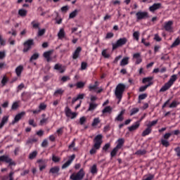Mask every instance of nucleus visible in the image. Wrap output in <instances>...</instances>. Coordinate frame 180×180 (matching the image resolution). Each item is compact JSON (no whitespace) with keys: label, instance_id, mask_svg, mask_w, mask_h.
Here are the masks:
<instances>
[{"label":"nucleus","instance_id":"nucleus-1","mask_svg":"<svg viewBox=\"0 0 180 180\" xmlns=\"http://www.w3.org/2000/svg\"><path fill=\"white\" fill-rule=\"evenodd\" d=\"M102 139H103V136H102V134H98L95 136L94 139V144L93 148L90 150L91 155H94V154H96V150L101 148V146H102V143H103V141L102 140Z\"/></svg>","mask_w":180,"mask_h":180},{"label":"nucleus","instance_id":"nucleus-2","mask_svg":"<svg viewBox=\"0 0 180 180\" xmlns=\"http://www.w3.org/2000/svg\"><path fill=\"white\" fill-rule=\"evenodd\" d=\"M126 91V85L122 83H120L117 85L115 91V96L117 99H118V103L122 102V98H123V94Z\"/></svg>","mask_w":180,"mask_h":180},{"label":"nucleus","instance_id":"nucleus-3","mask_svg":"<svg viewBox=\"0 0 180 180\" xmlns=\"http://www.w3.org/2000/svg\"><path fill=\"white\" fill-rule=\"evenodd\" d=\"M127 43V38H120L115 43H112V51L119 49V47H123Z\"/></svg>","mask_w":180,"mask_h":180},{"label":"nucleus","instance_id":"nucleus-4","mask_svg":"<svg viewBox=\"0 0 180 180\" xmlns=\"http://www.w3.org/2000/svg\"><path fill=\"white\" fill-rule=\"evenodd\" d=\"M0 162H5L8 164V167H12V165H16V162L9 157L8 155H3L0 156Z\"/></svg>","mask_w":180,"mask_h":180},{"label":"nucleus","instance_id":"nucleus-5","mask_svg":"<svg viewBox=\"0 0 180 180\" xmlns=\"http://www.w3.org/2000/svg\"><path fill=\"white\" fill-rule=\"evenodd\" d=\"M85 176V172L84 169H81L77 173H73L70 175V179L71 180H82Z\"/></svg>","mask_w":180,"mask_h":180},{"label":"nucleus","instance_id":"nucleus-6","mask_svg":"<svg viewBox=\"0 0 180 180\" xmlns=\"http://www.w3.org/2000/svg\"><path fill=\"white\" fill-rule=\"evenodd\" d=\"M172 136V133H166L163 135L162 138L160 139L161 144L163 146V147H169L170 143L168 140H169V138Z\"/></svg>","mask_w":180,"mask_h":180},{"label":"nucleus","instance_id":"nucleus-7","mask_svg":"<svg viewBox=\"0 0 180 180\" xmlns=\"http://www.w3.org/2000/svg\"><path fill=\"white\" fill-rule=\"evenodd\" d=\"M34 44V41L33 39H28L24 42V49H23V53H27L30 49H32V46Z\"/></svg>","mask_w":180,"mask_h":180},{"label":"nucleus","instance_id":"nucleus-8","mask_svg":"<svg viewBox=\"0 0 180 180\" xmlns=\"http://www.w3.org/2000/svg\"><path fill=\"white\" fill-rule=\"evenodd\" d=\"M172 25H174V21L172 20L165 22L164 25L165 30L169 33H174V27H172Z\"/></svg>","mask_w":180,"mask_h":180},{"label":"nucleus","instance_id":"nucleus-9","mask_svg":"<svg viewBox=\"0 0 180 180\" xmlns=\"http://www.w3.org/2000/svg\"><path fill=\"white\" fill-rule=\"evenodd\" d=\"M137 20H142V19H147L148 18V13L146 11H139L136 13Z\"/></svg>","mask_w":180,"mask_h":180},{"label":"nucleus","instance_id":"nucleus-10","mask_svg":"<svg viewBox=\"0 0 180 180\" xmlns=\"http://www.w3.org/2000/svg\"><path fill=\"white\" fill-rule=\"evenodd\" d=\"M65 113L67 117H70V119H75V117H77V112H72L71 109L68 107H65Z\"/></svg>","mask_w":180,"mask_h":180},{"label":"nucleus","instance_id":"nucleus-11","mask_svg":"<svg viewBox=\"0 0 180 180\" xmlns=\"http://www.w3.org/2000/svg\"><path fill=\"white\" fill-rule=\"evenodd\" d=\"M49 174H51L53 176L60 175V167L54 166L49 169Z\"/></svg>","mask_w":180,"mask_h":180},{"label":"nucleus","instance_id":"nucleus-12","mask_svg":"<svg viewBox=\"0 0 180 180\" xmlns=\"http://www.w3.org/2000/svg\"><path fill=\"white\" fill-rule=\"evenodd\" d=\"M25 115H26V112H21L17 114L15 116L14 120L12 121L11 124H15V123H18Z\"/></svg>","mask_w":180,"mask_h":180},{"label":"nucleus","instance_id":"nucleus-13","mask_svg":"<svg viewBox=\"0 0 180 180\" xmlns=\"http://www.w3.org/2000/svg\"><path fill=\"white\" fill-rule=\"evenodd\" d=\"M162 4L161 3H155L153 5L149 7L150 12L154 13L155 11H158V9H161Z\"/></svg>","mask_w":180,"mask_h":180},{"label":"nucleus","instance_id":"nucleus-14","mask_svg":"<svg viewBox=\"0 0 180 180\" xmlns=\"http://www.w3.org/2000/svg\"><path fill=\"white\" fill-rule=\"evenodd\" d=\"M30 98H32V94H30V92L24 91L21 94V99L23 102H27Z\"/></svg>","mask_w":180,"mask_h":180},{"label":"nucleus","instance_id":"nucleus-15","mask_svg":"<svg viewBox=\"0 0 180 180\" xmlns=\"http://www.w3.org/2000/svg\"><path fill=\"white\" fill-rule=\"evenodd\" d=\"M133 58H136V60L135 62V64L139 65L143 63V59H141V53H136L133 55Z\"/></svg>","mask_w":180,"mask_h":180},{"label":"nucleus","instance_id":"nucleus-16","mask_svg":"<svg viewBox=\"0 0 180 180\" xmlns=\"http://www.w3.org/2000/svg\"><path fill=\"white\" fill-rule=\"evenodd\" d=\"M82 51V48L81 46L77 47L74 53H72L73 60H77L79 57V53Z\"/></svg>","mask_w":180,"mask_h":180},{"label":"nucleus","instance_id":"nucleus-17","mask_svg":"<svg viewBox=\"0 0 180 180\" xmlns=\"http://www.w3.org/2000/svg\"><path fill=\"white\" fill-rule=\"evenodd\" d=\"M14 175H15V172L14 171H11L7 176H4L1 178V180H14Z\"/></svg>","mask_w":180,"mask_h":180},{"label":"nucleus","instance_id":"nucleus-18","mask_svg":"<svg viewBox=\"0 0 180 180\" xmlns=\"http://www.w3.org/2000/svg\"><path fill=\"white\" fill-rule=\"evenodd\" d=\"M98 86H99V82L96 81L94 84H90L89 85V91L90 92H92V91H96V89H98Z\"/></svg>","mask_w":180,"mask_h":180},{"label":"nucleus","instance_id":"nucleus-19","mask_svg":"<svg viewBox=\"0 0 180 180\" xmlns=\"http://www.w3.org/2000/svg\"><path fill=\"white\" fill-rule=\"evenodd\" d=\"M51 54H53V51H48L44 53L43 56L46 58L48 63L51 61Z\"/></svg>","mask_w":180,"mask_h":180},{"label":"nucleus","instance_id":"nucleus-20","mask_svg":"<svg viewBox=\"0 0 180 180\" xmlns=\"http://www.w3.org/2000/svg\"><path fill=\"white\" fill-rule=\"evenodd\" d=\"M9 120V115H6L4 116L1 119V122L0 123V129H3L4 126H5V124H6V123L8 122Z\"/></svg>","mask_w":180,"mask_h":180},{"label":"nucleus","instance_id":"nucleus-21","mask_svg":"<svg viewBox=\"0 0 180 180\" xmlns=\"http://www.w3.org/2000/svg\"><path fill=\"white\" fill-rule=\"evenodd\" d=\"M38 164H39V171H43V169H46V167H47V165H46V161L40 159L37 160Z\"/></svg>","mask_w":180,"mask_h":180},{"label":"nucleus","instance_id":"nucleus-22","mask_svg":"<svg viewBox=\"0 0 180 180\" xmlns=\"http://www.w3.org/2000/svg\"><path fill=\"white\" fill-rule=\"evenodd\" d=\"M140 127V121H137L134 124L131 125L128 128L129 131H134V130H137Z\"/></svg>","mask_w":180,"mask_h":180},{"label":"nucleus","instance_id":"nucleus-23","mask_svg":"<svg viewBox=\"0 0 180 180\" xmlns=\"http://www.w3.org/2000/svg\"><path fill=\"white\" fill-rule=\"evenodd\" d=\"M22 72H23V65H20L15 68V74L17 77H20L22 75Z\"/></svg>","mask_w":180,"mask_h":180},{"label":"nucleus","instance_id":"nucleus-24","mask_svg":"<svg viewBox=\"0 0 180 180\" xmlns=\"http://www.w3.org/2000/svg\"><path fill=\"white\" fill-rule=\"evenodd\" d=\"M117 144L115 146V148H118V150H120V148H122L123 147V145L124 144V139L123 138L119 139L117 141Z\"/></svg>","mask_w":180,"mask_h":180},{"label":"nucleus","instance_id":"nucleus-25","mask_svg":"<svg viewBox=\"0 0 180 180\" xmlns=\"http://www.w3.org/2000/svg\"><path fill=\"white\" fill-rule=\"evenodd\" d=\"M42 118L40 122H39V125L40 126H44V124H47V123H49V117L44 118L46 117V114H42L41 115Z\"/></svg>","mask_w":180,"mask_h":180},{"label":"nucleus","instance_id":"nucleus-26","mask_svg":"<svg viewBox=\"0 0 180 180\" xmlns=\"http://www.w3.org/2000/svg\"><path fill=\"white\" fill-rule=\"evenodd\" d=\"M172 86L167 82L164 84V86L160 89V92H165L166 91H168L169 88H171Z\"/></svg>","mask_w":180,"mask_h":180},{"label":"nucleus","instance_id":"nucleus-27","mask_svg":"<svg viewBox=\"0 0 180 180\" xmlns=\"http://www.w3.org/2000/svg\"><path fill=\"white\" fill-rule=\"evenodd\" d=\"M58 37L59 40H63L64 37H65V31H64L63 28H61L58 33Z\"/></svg>","mask_w":180,"mask_h":180},{"label":"nucleus","instance_id":"nucleus-28","mask_svg":"<svg viewBox=\"0 0 180 180\" xmlns=\"http://www.w3.org/2000/svg\"><path fill=\"white\" fill-rule=\"evenodd\" d=\"M54 70L60 71V74H63L65 71V70L63 68V65L58 63L55 65Z\"/></svg>","mask_w":180,"mask_h":180},{"label":"nucleus","instance_id":"nucleus-29","mask_svg":"<svg viewBox=\"0 0 180 180\" xmlns=\"http://www.w3.org/2000/svg\"><path fill=\"white\" fill-rule=\"evenodd\" d=\"M123 115H124V110H122L117 117H115V122H123V120L124 119Z\"/></svg>","mask_w":180,"mask_h":180},{"label":"nucleus","instance_id":"nucleus-30","mask_svg":"<svg viewBox=\"0 0 180 180\" xmlns=\"http://www.w3.org/2000/svg\"><path fill=\"white\" fill-rule=\"evenodd\" d=\"M98 108V104L94 103H89V107L87 110V112H94L95 109Z\"/></svg>","mask_w":180,"mask_h":180},{"label":"nucleus","instance_id":"nucleus-31","mask_svg":"<svg viewBox=\"0 0 180 180\" xmlns=\"http://www.w3.org/2000/svg\"><path fill=\"white\" fill-rule=\"evenodd\" d=\"M129 57H124V58L122 59L120 65H121V67H124V65H127V64H129Z\"/></svg>","mask_w":180,"mask_h":180},{"label":"nucleus","instance_id":"nucleus-32","mask_svg":"<svg viewBox=\"0 0 180 180\" xmlns=\"http://www.w3.org/2000/svg\"><path fill=\"white\" fill-rule=\"evenodd\" d=\"M176 79H178L176 75H173L171 76L169 80L167 82L172 86H173L174 83L175 82V81H176Z\"/></svg>","mask_w":180,"mask_h":180},{"label":"nucleus","instance_id":"nucleus-33","mask_svg":"<svg viewBox=\"0 0 180 180\" xmlns=\"http://www.w3.org/2000/svg\"><path fill=\"white\" fill-rule=\"evenodd\" d=\"M152 131L151 128H149V127H148L143 132H142V137H146V136H148V134H150Z\"/></svg>","mask_w":180,"mask_h":180},{"label":"nucleus","instance_id":"nucleus-34","mask_svg":"<svg viewBox=\"0 0 180 180\" xmlns=\"http://www.w3.org/2000/svg\"><path fill=\"white\" fill-rule=\"evenodd\" d=\"M153 79H154V78L153 77H144L142 79V82L143 84H147V82H148V84H153V82H151Z\"/></svg>","mask_w":180,"mask_h":180},{"label":"nucleus","instance_id":"nucleus-35","mask_svg":"<svg viewBox=\"0 0 180 180\" xmlns=\"http://www.w3.org/2000/svg\"><path fill=\"white\" fill-rule=\"evenodd\" d=\"M18 15L22 18H25L27 15V11L22 8L18 11Z\"/></svg>","mask_w":180,"mask_h":180},{"label":"nucleus","instance_id":"nucleus-36","mask_svg":"<svg viewBox=\"0 0 180 180\" xmlns=\"http://www.w3.org/2000/svg\"><path fill=\"white\" fill-rule=\"evenodd\" d=\"M8 81H9V78H8V77H6V75H4L1 82L2 86H5V85H6V84H8Z\"/></svg>","mask_w":180,"mask_h":180},{"label":"nucleus","instance_id":"nucleus-37","mask_svg":"<svg viewBox=\"0 0 180 180\" xmlns=\"http://www.w3.org/2000/svg\"><path fill=\"white\" fill-rule=\"evenodd\" d=\"M99 123H101V120L99 119V117H96L94 119L91 126L92 127H95V126H98Z\"/></svg>","mask_w":180,"mask_h":180},{"label":"nucleus","instance_id":"nucleus-38","mask_svg":"<svg viewBox=\"0 0 180 180\" xmlns=\"http://www.w3.org/2000/svg\"><path fill=\"white\" fill-rule=\"evenodd\" d=\"M151 85H153V83H149L145 86H141L139 88V92H144L148 88V86H151Z\"/></svg>","mask_w":180,"mask_h":180},{"label":"nucleus","instance_id":"nucleus-39","mask_svg":"<svg viewBox=\"0 0 180 180\" xmlns=\"http://www.w3.org/2000/svg\"><path fill=\"white\" fill-rule=\"evenodd\" d=\"M179 44H180V38L177 37L176 39L171 45V49H174V47H176V46H179Z\"/></svg>","mask_w":180,"mask_h":180},{"label":"nucleus","instance_id":"nucleus-40","mask_svg":"<svg viewBox=\"0 0 180 180\" xmlns=\"http://www.w3.org/2000/svg\"><path fill=\"white\" fill-rule=\"evenodd\" d=\"M64 94V90L63 89H59L55 91L53 96H58V95H63Z\"/></svg>","mask_w":180,"mask_h":180},{"label":"nucleus","instance_id":"nucleus-41","mask_svg":"<svg viewBox=\"0 0 180 180\" xmlns=\"http://www.w3.org/2000/svg\"><path fill=\"white\" fill-rule=\"evenodd\" d=\"M133 37L136 41H139L140 39V32L136 31L133 33Z\"/></svg>","mask_w":180,"mask_h":180},{"label":"nucleus","instance_id":"nucleus-42","mask_svg":"<svg viewBox=\"0 0 180 180\" xmlns=\"http://www.w3.org/2000/svg\"><path fill=\"white\" fill-rule=\"evenodd\" d=\"M77 15H78V10L75 9L74 11L70 13L69 18L74 19Z\"/></svg>","mask_w":180,"mask_h":180},{"label":"nucleus","instance_id":"nucleus-43","mask_svg":"<svg viewBox=\"0 0 180 180\" xmlns=\"http://www.w3.org/2000/svg\"><path fill=\"white\" fill-rule=\"evenodd\" d=\"M103 113H110L112 112V107L111 106H106L105 108L102 110Z\"/></svg>","mask_w":180,"mask_h":180},{"label":"nucleus","instance_id":"nucleus-44","mask_svg":"<svg viewBox=\"0 0 180 180\" xmlns=\"http://www.w3.org/2000/svg\"><path fill=\"white\" fill-rule=\"evenodd\" d=\"M37 157V151H33L32 153H30L29 158L30 160H34Z\"/></svg>","mask_w":180,"mask_h":180},{"label":"nucleus","instance_id":"nucleus-45","mask_svg":"<svg viewBox=\"0 0 180 180\" xmlns=\"http://www.w3.org/2000/svg\"><path fill=\"white\" fill-rule=\"evenodd\" d=\"M117 151H119V149L116 147L112 149V150L110 153L111 158H113V157H115L116 154H117Z\"/></svg>","mask_w":180,"mask_h":180},{"label":"nucleus","instance_id":"nucleus-46","mask_svg":"<svg viewBox=\"0 0 180 180\" xmlns=\"http://www.w3.org/2000/svg\"><path fill=\"white\" fill-rule=\"evenodd\" d=\"M101 54H102L103 57H104V58H109V57H110V55L109 53H108L107 49L103 50Z\"/></svg>","mask_w":180,"mask_h":180},{"label":"nucleus","instance_id":"nucleus-47","mask_svg":"<svg viewBox=\"0 0 180 180\" xmlns=\"http://www.w3.org/2000/svg\"><path fill=\"white\" fill-rule=\"evenodd\" d=\"M39 109L40 112H41V110H46V109H47V105H46L44 103H41L39 104Z\"/></svg>","mask_w":180,"mask_h":180},{"label":"nucleus","instance_id":"nucleus-48","mask_svg":"<svg viewBox=\"0 0 180 180\" xmlns=\"http://www.w3.org/2000/svg\"><path fill=\"white\" fill-rule=\"evenodd\" d=\"M76 86L78 89H81L82 88H84V86H85V83L84 82H78L76 84Z\"/></svg>","mask_w":180,"mask_h":180},{"label":"nucleus","instance_id":"nucleus-49","mask_svg":"<svg viewBox=\"0 0 180 180\" xmlns=\"http://www.w3.org/2000/svg\"><path fill=\"white\" fill-rule=\"evenodd\" d=\"M139 111H140V109H139L137 108H132L131 110L130 116H133V115H136V113H139Z\"/></svg>","mask_w":180,"mask_h":180},{"label":"nucleus","instance_id":"nucleus-50","mask_svg":"<svg viewBox=\"0 0 180 180\" xmlns=\"http://www.w3.org/2000/svg\"><path fill=\"white\" fill-rule=\"evenodd\" d=\"M91 172L93 174H98V168L96 167V165H94L91 168Z\"/></svg>","mask_w":180,"mask_h":180},{"label":"nucleus","instance_id":"nucleus-51","mask_svg":"<svg viewBox=\"0 0 180 180\" xmlns=\"http://www.w3.org/2000/svg\"><path fill=\"white\" fill-rule=\"evenodd\" d=\"M179 105V102L176 101H173L172 103L169 105V108H176Z\"/></svg>","mask_w":180,"mask_h":180},{"label":"nucleus","instance_id":"nucleus-52","mask_svg":"<svg viewBox=\"0 0 180 180\" xmlns=\"http://www.w3.org/2000/svg\"><path fill=\"white\" fill-rule=\"evenodd\" d=\"M39 56H40V55H39V53H34V54L31 56V58H30V61L32 62V61H33V60H37V58H39Z\"/></svg>","mask_w":180,"mask_h":180},{"label":"nucleus","instance_id":"nucleus-53","mask_svg":"<svg viewBox=\"0 0 180 180\" xmlns=\"http://www.w3.org/2000/svg\"><path fill=\"white\" fill-rule=\"evenodd\" d=\"M37 141V139L36 138H30L27 141V144H32V143H36Z\"/></svg>","mask_w":180,"mask_h":180},{"label":"nucleus","instance_id":"nucleus-54","mask_svg":"<svg viewBox=\"0 0 180 180\" xmlns=\"http://www.w3.org/2000/svg\"><path fill=\"white\" fill-rule=\"evenodd\" d=\"M31 25L34 29H39L40 24L39 22H36V21H32Z\"/></svg>","mask_w":180,"mask_h":180},{"label":"nucleus","instance_id":"nucleus-55","mask_svg":"<svg viewBox=\"0 0 180 180\" xmlns=\"http://www.w3.org/2000/svg\"><path fill=\"white\" fill-rule=\"evenodd\" d=\"M146 153L147 151L146 150H139L136 152V155H144Z\"/></svg>","mask_w":180,"mask_h":180},{"label":"nucleus","instance_id":"nucleus-56","mask_svg":"<svg viewBox=\"0 0 180 180\" xmlns=\"http://www.w3.org/2000/svg\"><path fill=\"white\" fill-rule=\"evenodd\" d=\"M28 123L30 124V126H32V127H37V124H36L34 122V120L33 119H30L28 121Z\"/></svg>","mask_w":180,"mask_h":180},{"label":"nucleus","instance_id":"nucleus-57","mask_svg":"<svg viewBox=\"0 0 180 180\" xmlns=\"http://www.w3.org/2000/svg\"><path fill=\"white\" fill-rule=\"evenodd\" d=\"M147 96H148V95L147 94H142L139 96L138 99L139 101H143V100L146 99L147 98Z\"/></svg>","mask_w":180,"mask_h":180},{"label":"nucleus","instance_id":"nucleus-58","mask_svg":"<svg viewBox=\"0 0 180 180\" xmlns=\"http://www.w3.org/2000/svg\"><path fill=\"white\" fill-rule=\"evenodd\" d=\"M19 108V103L18 102H15L13 103L11 106V110H16Z\"/></svg>","mask_w":180,"mask_h":180},{"label":"nucleus","instance_id":"nucleus-59","mask_svg":"<svg viewBox=\"0 0 180 180\" xmlns=\"http://www.w3.org/2000/svg\"><path fill=\"white\" fill-rule=\"evenodd\" d=\"M56 133L58 134V136H62L63 133H64V127H62L57 129Z\"/></svg>","mask_w":180,"mask_h":180},{"label":"nucleus","instance_id":"nucleus-60","mask_svg":"<svg viewBox=\"0 0 180 180\" xmlns=\"http://www.w3.org/2000/svg\"><path fill=\"white\" fill-rule=\"evenodd\" d=\"M71 79V78L70 77V76H63L61 78V81L62 82H67V81H70Z\"/></svg>","mask_w":180,"mask_h":180},{"label":"nucleus","instance_id":"nucleus-61","mask_svg":"<svg viewBox=\"0 0 180 180\" xmlns=\"http://www.w3.org/2000/svg\"><path fill=\"white\" fill-rule=\"evenodd\" d=\"M60 158L59 157H57V156L53 155L52 161L53 162H60Z\"/></svg>","mask_w":180,"mask_h":180},{"label":"nucleus","instance_id":"nucleus-62","mask_svg":"<svg viewBox=\"0 0 180 180\" xmlns=\"http://www.w3.org/2000/svg\"><path fill=\"white\" fill-rule=\"evenodd\" d=\"M87 67H88V63H86V62H82L81 63V70H86Z\"/></svg>","mask_w":180,"mask_h":180},{"label":"nucleus","instance_id":"nucleus-63","mask_svg":"<svg viewBox=\"0 0 180 180\" xmlns=\"http://www.w3.org/2000/svg\"><path fill=\"white\" fill-rule=\"evenodd\" d=\"M110 148V143H105V146L103 147V151H108V149Z\"/></svg>","mask_w":180,"mask_h":180},{"label":"nucleus","instance_id":"nucleus-64","mask_svg":"<svg viewBox=\"0 0 180 180\" xmlns=\"http://www.w3.org/2000/svg\"><path fill=\"white\" fill-rule=\"evenodd\" d=\"M174 151L176 152L177 157H180V147L178 146V147L175 148Z\"/></svg>","mask_w":180,"mask_h":180}]
</instances>
